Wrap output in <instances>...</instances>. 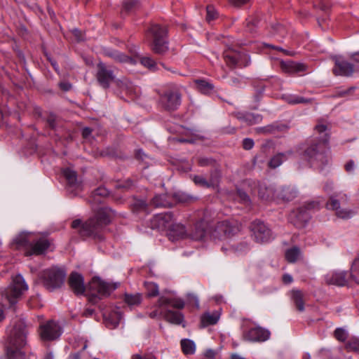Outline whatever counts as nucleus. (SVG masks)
Listing matches in <instances>:
<instances>
[{"mask_svg": "<svg viewBox=\"0 0 359 359\" xmlns=\"http://www.w3.org/2000/svg\"><path fill=\"white\" fill-rule=\"evenodd\" d=\"M327 205L328 208L335 210L336 215L338 217L344 219L351 218L355 215V212L353 210L341 208L339 201L334 198H330V201L327 204Z\"/></svg>", "mask_w": 359, "mask_h": 359, "instance_id": "obj_16", "label": "nucleus"}, {"mask_svg": "<svg viewBox=\"0 0 359 359\" xmlns=\"http://www.w3.org/2000/svg\"><path fill=\"white\" fill-rule=\"evenodd\" d=\"M116 84L121 88L129 90L130 87V83L126 79H120L116 81Z\"/></svg>", "mask_w": 359, "mask_h": 359, "instance_id": "obj_49", "label": "nucleus"}, {"mask_svg": "<svg viewBox=\"0 0 359 359\" xmlns=\"http://www.w3.org/2000/svg\"><path fill=\"white\" fill-rule=\"evenodd\" d=\"M97 67V79L99 83L104 88H109L111 82L115 80L113 72L108 69L102 62L98 64Z\"/></svg>", "mask_w": 359, "mask_h": 359, "instance_id": "obj_12", "label": "nucleus"}, {"mask_svg": "<svg viewBox=\"0 0 359 359\" xmlns=\"http://www.w3.org/2000/svg\"><path fill=\"white\" fill-rule=\"evenodd\" d=\"M355 167L354 162L351 161L348 163H347L345 165L346 170L348 172H351L353 170Z\"/></svg>", "mask_w": 359, "mask_h": 359, "instance_id": "obj_57", "label": "nucleus"}, {"mask_svg": "<svg viewBox=\"0 0 359 359\" xmlns=\"http://www.w3.org/2000/svg\"><path fill=\"white\" fill-rule=\"evenodd\" d=\"M291 297L294 302L297 309L302 312L304 311V294L301 290H292L291 291Z\"/></svg>", "mask_w": 359, "mask_h": 359, "instance_id": "obj_27", "label": "nucleus"}, {"mask_svg": "<svg viewBox=\"0 0 359 359\" xmlns=\"http://www.w3.org/2000/svg\"><path fill=\"white\" fill-rule=\"evenodd\" d=\"M225 60L226 63L230 66H233L236 63V60L232 56L226 55Z\"/></svg>", "mask_w": 359, "mask_h": 359, "instance_id": "obj_54", "label": "nucleus"}, {"mask_svg": "<svg viewBox=\"0 0 359 359\" xmlns=\"http://www.w3.org/2000/svg\"><path fill=\"white\" fill-rule=\"evenodd\" d=\"M351 278L356 283H359V258L355 259L351 268Z\"/></svg>", "mask_w": 359, "mask_h": 359, "instance_id": "obj_39", "label": "nucleus"}, {"mask_svg": "<svg viewBox=\"0 0 359 359\" xmlns=\"http://www.w3.org/2000/svg\"><path fill=\"white\" fill-rule=\"evenodd\" d=\"M270 332L259 326L255 325L243 332V339L252 342H263L268 340L270 337Z\"/></svg>", "mask_w": 359, "mask_h": 359, "instance_id": "obj_8", "label": "nucleus"}, {"mask_svg": "<svg viewBox=\"0 0 359 359\" xmlns=\"http://www.w3.org/2000/svg\"><path fill=\"white\" fill-rule=\"evenodd\" d=\"M118 283H109L99 277H94L89 283L88 287L93 292L104 297L109 295L112 291L118 287Z\"/></svg>", "mask_w": 359, "mask_h": 359, "instance_id": "obj_7", "label": "nucleus"}, {"mask_svg": "<svg viewBox=\"0 0 359 359\" xmlns=\"http://www.w3.org/2000/svg\"><path fill=\"white\" fill-rule=\"evenodd\" d=\"M243 146L245 149H251L254 146V142L252 139L245 138L243 140Z\"/></svg>", "mask_w": 359, "mask_h": 359, "instance_id": "obj_51", "label": "nucleus"}, {"mask_svg": "<svg viewBox=\"0 0 359 359\" xmlns=\"http://www.w3.org/2000/svg\"><path fill=\"white\" fill-rule=\"evenodd\" d=\"M22 348H15L14 347L7 348V355L8 359H25V355L22 351Z\"/></svg>", "mask_w": 359, "mask_h": 359, "instance_id": "obj_32", "label": "nucleus"}, {"mask_svg": "<svg viewBox=\"0 0 359 359\" xmlns=\"http://www.w3.org/2000/svg\"><path fill=\"white\" fill-rule=\"evenodd\" d=\"M281 69L287 73L294 74L304 72L306 67L303 63L295 62L293 61H285L280 63Z\"/></svg>", "mask_w": 359, "mask_h": 359, "instance_id": "obj_21", "label": "nucleus"}, {"mask_svg": "<svg viewBox=\"0 0 359 359\" xmlns=\"http://www.w3.org/2000/svg\"><path fill=\"white\" fill-rule=\"evenodd\" d=\"M301 255V252L299 249L297 247L292 248L288 249L285 252V258L286 259L291 263L295 262L297 261L299 257Z\"/></svg>", "mask_w": 359, "mask_h": 359, "instance_id": "obj_35", "label": "nucleus"}, {"mask_svg": "<svg viewBox=\"0 0 359 359\" xmlns=\"http://www.w3.org/2000/svg\"><path fill=\"white\" fill-rule=\"evenodd\" d=\"M192 180L196 185L203 187H209L212 185V183L207 182L203 177L200 175H194L192 177Z\"/></svg>", "mask_w": 359, "mask_h": 359, "instance_id": "obj_45", "label": "nucleus"}, {"mask_svg": "<svg viewBox=\"0 0 359 359\" xmlns=\"http://www.w3.org/2000/svg\"><path fill=\"white\" fill-rule=\"evenodd\" d=\"M173 216L170 212L157 214L150 220V226L153 229L166 231L172 224Z\"/></svg>", "mask_w": 359, "mask_h": 359, "instance_id": "obj_10", "label": "nucleus"}, {"mask_svg": "<svg viewBox=\"0 0 359 359\" xmlns=\"http://www.w3.org/2000/svg\"><path fill=\"white\" fill-rule=\"evenodd\" d=\"M28 286L23 277L18 274L13 276L11 285L4 290L3 296L8 301L10 304H15L27 291Z\"/></svg>", "mask_w": 359, "mask_h": 359, "instance_id": "obj_2", "label": "nucleus"}, {"mask_svg": "<svg viewBox=\"0 0 359 359\" xmlns=\"http://www.w3.org/2000/svg\"><path fill=\"white\" fill-rule=\"evenodd\" d=\"M60 87L63 90L68 91L71 88L72 86H71V84L69 83L65 82V83H60Z\"/></svg>", "mask_w": 359, "mask_h": 359, "instance_id": "obj_59", "label": "nucleus"}, {"mask_svg": "<svg viewBox=\"0 0 359 359\" xmlns=\"http://www.w3.org/2000/svg\"><path fill=\"white\" fill-rule=\"evenodd\" d=\"M196 84L198 90L204 94L210 93L214 89L213 85L205 80H197Z\"/></svg>", "mask_w": 359, "mask_h": 359, "instance_id": "obj_34", "label": "nucleus"}, {"mask_svg": "<svg viewBox=\"0 0 359 359\" xmlns=\"http://www.w3.org/2000/svg\"><path fill=\"white\" fill-rule=\"evenodd\" d=\"M105 54L118 62H130L132 64L134 63V60L132 58L125 55L124 54L117 50H109L105 52Z\"/></svg>", "mask_w": 359, "mask_h": 359, "instance_id": "obj_26", "label": "nucleus"}, {"mask_svg": "<svg viewBox=\"0 0 359 359\" xmlns=\"http://www.w3.org/2000/svg\"><path fill=\"white\" fill-rule=\"evenodd\" d=\"M137 4V1L135 0H126L124 1L123 6L126 10H130L132 8L135 7Z\"/></svg>", "mask_w": 359, "mask_h": 359, "instance_id": "obj_52", "label": "nucleus"}, {"mask_svg": "<svg viewBox=\"0 0 359 359\" xmlns=\"http://www.w3.org/2000/svg\"><path fill=\"white\" fill-rule=\"evenodd\" d=\"M152 204L155 207H166L168 205V202L166 201L165 195H157L152 199Z\"/></svg>", "mask_w": 359, "mask_h": 359, "instance_id": "obj_41", "label": "nucleus"}, {"mask_svg": "<svg viewBox=\"0 0 359 359\" xmlns=\"http://www.w3.org/2000/svg\"><path fill=\"white\" fill-rule=\"evenodd\" d=\"M149 32L153 36L152 50L159 55L165 53L168 50V43L164 39L166 35L165 28L154 25L151 27Z\"/></svg>", "mask_w": 359, "mask_h": 359, "instance_id": "obj_4", "label": "nucleus"}, {"mask_svg": "<svg viewBox=\"0 0 359 359\" xmlns=\"http://www.w3.org/2000/svg\"><path fill=\"white\" fill-rule=\"evenodd\" d=\"M220 317L219 311L207 312L201 317V325L203 327L216 324Z\"/></svg>", "mask_w": 359, "mask_h": 359, "instance_id": "obj_22", "label": "nucleus"}, {"mask_svg": "<svg viewBox=\"0 0 359 359\" xmlns=\"http://www.w3.org/2000/svg\"><path fill=\"white\" fill-rule=\"evenodd\" d=\"M85 224V222L82 223L80 219H75L72 223V227L73 229H79V233L82 236H84L83 234L81 233L83 224Z\"/></svg>", "mask_w": 359, "mask_h": 359, "instance_id": "obj_50", "label": "nucleus"}, {"mask_svg": "<svg viewBox=\"0 0 359 359\" xmlns=\"http://www.w3.org/2000/svg\"><path fill=\"white\" fill-rule=\"evenodd\" d=\"M305 154L317 166L320 167L329 162V158L323 152H317L315 147L309 148Z\"/></svg>", "mask_w": 359, "mask_h": 359, "instance_id": "obj_19", "label": "nucleus"}, {"mask_svg": "<svg viewBox=\"0 0 359 359\" xmlns=\"http://www.w3.org/2000/svg\"><path fill=\"white\" fill-rule=\"evenodd\" d=\"M134 205L137 210H143L146 208L147 204L145 201L140 200L136 201Z\"/></svg>", "mask_w": 359, "mask_h": 359, "instance_id": "obj_53", "label": "nucleus"}, {"mask_svg": "<svg viewBox=\"0 0 359 359\" xmlns=\"http://www.w3.org/2000/svg\"><path fill=\"white\" fill-rule=\"evenodd\" d=\"M181 95L177 91H169L162 97V102L168 109H175L180 104Z\"/></svg>", "mask_w": 359, "mask_h": 359, "instance_id": "obj_17", "label": "nucleus"}, {"mask_svg": "<svg viewBox=\"0 0 359 359\" xmlns=\"http://www.w3.org/2000/svg\"><path fill=\"white\" fill-rule=\"evenodd\" d=\"M334 62L333 73L336 76H351L354 72L353 65L345 60L342 56L335 55L332 57Z\"/></svg>", "mask_w": 359, "mask_h": 359, "instance_id": "obj_9", "label": "nucleus"}, {"mask_svg": "<svg viewBox=\"0 0 359 359\" xmlns=\"http://www.w3.org/2000/svg\"><path fill=\"white\" fill-rule=\"evenodd\" d=\"M283 154H280L276 155L270 160V161L269 162V165L271 168H276L278 167L280 165H281V163H283Z\"/></svg>", "mask_w": 359, "mask_h": 359, "instance_id": "obj_44", "label": "nucleus"}, {"mask_svg": "<svg viewBox=\"0 0 359 359\" xmlns=\"http://www.w3.org/2000/svg\"><path fill=\"white\" fill-rule=\"evenodd\" d=\"M142 294L140 293L136 294H126L124 297L125 303L130 307H134L140 305L142 302Z\"/></svg>", "mask_w": 359, "mask_h": 359, "instance_id": "obj_29", "label": "nucleus"}, {"mask_svg": "<svg viewBox=\"0 0 359 359\" xmlns=\"http://www.w3.org/2000/svg\"><path fill=\"white\" fill-rule=\"evenodd\" d=\"M114 215L112 210L104 208L100 209L95 217H92L83 224L81 233L91 235L97 231L102 226L109 224Z\"/></svg>", "mask_w": 359, "mask_h": 359, "instance_id": "obj_1", "label": "nucleus"}, {"mask_svg": "<svg viewBox=\"0 0 359 359\" xmlns=\"http://www.w3.org/2000/svg\"><path fill=\"white\" fill-rule=\"evenodd\" d=\"M217 16V13L215 11V8L212 6H207V16L206 20L208 22L214 20Z\"/></svg>", "mask_w": 359, "mask_h": 359, "instance_id": "obj_47", "label": "nucleus"}, {"mask_svg": "<svg viewBox=\"0 0 359 359\" xmlns=\"http://www.w3.org/2000/svg\"><path fill=\"white\" fill-rule=\"evenodd\" d=\"M65 276L63 269L57 267L50 268L43 272L44 285L50 290L60 287L64 283Z\"/></svg>", "mask_w": 359, "mask_h": 359, "instance_id": "obj_5", "label": "nucleus"}, {"mask_svg": "<svg viewBox=\"0 0 359 359\" xmlns=\"http://www.w3.org/2000/svg\"><path fill=\"white\" fill-rule=\"evenodd\" d=\"M327 129V127L325 125H317L316 126V130L319 132V133H322V132H324Z\"/></svg>", "mask_w": 359, "mask_h": 359, "instance_id": "obj_62", "label": "nucleus"}, {"mask_svg": "<svg viewBox=\"0 0 359 359\" xmlns=\"http://www.w3.org/2000/svg\"><path fill=\"white\" fill-rule=\"evenodd\" d=\"M215 353L213 350H207L205 353V356L208 358L212 359L215 357Z\"/></svg>", "mask_w": 359, "mask_h": 359, "instance_id": "obj_60", "label": "nucleus"}, {"mask_svg": "<svg viewBox=\"0 0 359 359\" xmlns=\"http://www.w3.org/2000/svg\"><path fill=\"white\" fill-rule=\"evenodd\" d=\"M238 194L241 199L244 202H248L249 201L248 196L245 192L238 191Z\"/></svg>", "mask_w": 359, "mask_h": 359, "instance_id": "obj_58", "label": "nucleus"}, {"mask_svg": "<svg viewBox=\"0 0 359 359\" xmlns=\"http://www.w3.org/2000/svg\"><path fill=\"white\" fill-rule=\"evenodd\" d=\"M238 118L248 125H253L262 121V116L257 114L248 113Z\"/></svg>", "mask_w": 359, "mask_h": 359, "instance_id": "obj_31", "label": "nucleus"}, {"mask_svg": "<svg viewBox=\"0 0 359 359\" xmlns=\"http://www.w3.org/2000/svg\"><path fill=\"white\" fill-rule=\"evenodd\" d=\"M144 287L149 297H155L158 294V286L157 284L153 282L146 281L144 282Z\"/></svg>", "mask_w": 359, "mask_h": 359, "instance_id": "obj_38", "label": "nucleus"}, {"mask_svg": "<svg viewBox=\"0 0 359 359\" xmlns=\"http://www.w3.org/2000/svg\"><path fill=\"white\" fill-rule=\"evenodd\" d=\"M205 229L202 224L196 225L195 231L191 234V238L194 240H201L205 236Z\"/></svg>", "mask_w": 359, "mask_h": 359, "instance_id": "obj_42", "label": "nucleus"}, {"mask_svg": "<svg viewBox=\"0 0 359 359\" xmlns=\"http://www.w3.org/2000/svg\"><path fill=\"white\" fill-rule=\"evenodd\" d=\"M325 280L330 285L343 286L347 282L346 272L344 271H332L325 275Z\"/></svg>", "mask_w": 359, "mask_h": 359, "instance_id": "obj_14", "label": "nucleus"}, {"mask_svg": "<svg viewBox=\"0 0 359 359\" xmlns=\"http://www.w3.org/2000/svg\"><path fill=\"white\" fill-rule=\"evenodd\" d=\"M105 54L118 62H130L132 64L134 63V60L132 58L125 55L124 54L117 50H109L105 52Z\"/></svg>", "mask_w": 359, "mask_h": 359, "instance_id": "obj_25", "label": "nucleus"}, {"mask_svg": "<svg viewBox=\"0 0 359 359\" xmlns=\"http://www.w3.org/2000/svg\"><path fill=\"white\" fill-rule=\"evenodd\" d=\"M39 334L43 341H50L58 339L62 330L60 325L54 320H48L40 325Z\"/></svg>", "mask_w": 359, "mask_h": 359, "instance_id": "obj_6", "label": "nucleus"}, {"mask_svg": "<svg viewBox=\"0 0 359 359\" xmlns=\"http://www.w3.org/2000/svg\"><path fill=\"white\" fill-rule=\"evenodd\" d=\"M259 195L261 198L269 200L275 197V193L271 188L260 187L259 190Z\"/></svg>", "mask_w": 359, "mask_h": 359, "instance_id": "obj_40", "label": "nucleus"}, {"mask_svg": "<svg viewBox=\"0 0 359 359\" xmlns=\"http://www.w3.org/2000/svg\"><path fill=\"white\" fill-rule=\"evenodd\" d=\"M334 335L339 341H344L346 339L348 334L345 330L337 328L334 332Z\"/></svg>", "mask_w": 359, "mask_h": 359, "instance_id": "obj_48", "label": "nucleus"}, {"mask_svg": "<svg viewBox=\"0 0 359 359\" xmlns=\"http://www.w3.org/2000/svg\"><path fill=\"white\" fill-rule=\"evenodd\" d=\"M285 101L292 104H296L299 103H309L311 100L310 99H306L303 97L295 95H289L285 97Z\"/></svg>", "mask_w": 359, "mask_h": 359, "instance_id": "obj_37", "label": "nucleus"}, {"mask_svg": "<svg viewBox=\"0 0 359 359\" xmlns=\"http://www.w3.org/2000/svg\"><path fill=\"white\" fill-rule=\"evenodd\" d=\"M96 194L97 195L101 196H106L107 195V191L103 188H99L96 190Z\"/></svg>", "mask_w": 359, "mask_h": 359, "instance_id": "obj_64", "label": "nucleus"}, {"mask_svg": "<svg viewBox=\"0 0 359 359\" xmlns=\"http://www.w3.org/2000/svg\"><path fill=\"white\" fill-rule=\"evenodd\" d=\"M181 346L184 354H193L196 351L195 343L190 339H184L181 341Z\"/></svg>", "mask_w": 359, "mask_h": 359, "instance_id": "obj_33", "label": "nucleus"}, {"mask_svg": "<svg viewBox=\"0 0 359 359\" xmlns=\"http://www.w3.org/2000/svg\"><path fill=\"white\" fill-rule=\"evenodd\" d=\"M252 230L255 239L259 243L268 242L272 238L271 230L262 222L257 221L252 223Z\"/></svg>", "mask_w": 359, "mask_h": 359, "instance_id": "obj_11", "label": "nucleus"}, {"mask_svg": "<svg viewBox=\"0 0 359 359\" xmlns=\"http://www.w3.org/2000/svg\"><path fill=\"white\" fill-rule=\"evenodd\" d=\"M165 319L173 324L180 325L183 322L184 317L180 312L168 311L163 314Z\"/></svg>", "mask_w": 359, "mask_h": 359, "instance_id": "obj_28", "label": "nucleus"}, {"mask_svg": "<svg viewBox=\"0 0 359 359\" xmlns=\"http://www.w3.org/2000/svg\"><path fill=\"white\" fill-rule=\"evenodd\" d=\"M121 318V313L119 311H113L108 317L104 315L105 324L111 329L115 328L120 323Z\"/></svg>", "mask_w": 359, "mask_h": 359, "instance_id": "obj_24", "label": "nucleus"}, {"mask_svg": "<svg viewBox=\"0 0 359 359\" xmlns=\"http://www.w3.org/2000/svg\"><path fill=\"white\" fill-rule=\"evenodd\" d=\"M69 285L72 290L76 294H83L86 290L83 276L73 273L69 278Z\"/></svg>", "mask_w": 359, "mask_h": 359, "instance_id": "obj_13", "label": "nucleus"}, {"mask_svg": "<svg viewBox=\"0 0 359 359\" xmlns=\"http://www.w3.org/2000/svg\"><path fill=\"white\" fill-rule=\"evenodd\" d=\"M31 245V250L26 252L27 255L43 253L50 246V242L46 238H41Z\"/></svg>", "mask_w": 359, "mask_h": 359, "instance_id": "obj_20", "label": "nucleus"}, {"mask_svg": "<svg viewBox=\"0 0 359 359\" xmlns=\"http://www.w3.org/2000/svg\"><path fill=\"white\" fill-rule=\"evenodd\" d=\"M295 217L296 219L293 221V222L294 225H296L299 228L304 226L305 224L308 222L309 219V216L306 212H302L301 211L295 214Z\"/></svg>", "mask_w": 359, "mask_h": 359, "instance_id": "obj_36", "label": "nucleus"}, {"mask_svg": "<svg viewBox=\"0 0 359 359\" xmlns=\"http://www.w3.org/2000/svg\"><path fill=\"white\" fill-rule=\"evenodd\" d=\"M141 63L148 69L155 71L157 69L156 63L155 61L150 57H143L141 59Z\"/></svg>", "mask_w": 359, "mask_h": 359, "instance_id": "obj_43", "label": "nucleus"}, {"mask_svg": "<svg viewBox=\"0 0 359 359\" xmlns=\"http://www.w3.org/2000/svg\"><path fill=\"white\" fill-rule=\"evenodd\" d=\"M283 280L285 284H290L293 281V278L290 274H285L283 276Z\"/></svg>", "mask_w": 359, "mask_h": 359, "instance_id": "obj_55", "label": "nucleus"}, {"mask_svg": "<svg viewBox=\"0 0 359 359\" xmlns=\"http://www.w3.org/2000/svg\"><path fill=\"white\" fill-rule=\"evenodd\" d=\"M349 351H355L359 353V339H352L346 346Z\"/></svg>", "mask_w": 359, "mask_h": 359, "instance_id": "obj_46", "label": "nucleus"}, {"mask_svg": "<svg viewBox=\"0 0 359 359\" xmlns=\"http://www.w3.org/2000/svg\"><path fill=\"white\" fill-rule=\"evenodd\" d=\"M351 58L357 63H359V52H356L354 53H352L351 55Z\"/></svg>", "mask_w": 359, "mask_h": 359, "instance_id": "obj_61", "label": "nucleus"}, {"mask_svg": "<svg viewBox=\"0 0 359 359\" xmlns=\"http://www.w3.org/2000/svg\"><path fill=\"white\" fill-rule=\"evenodd\" d=\"M27 329L25 323L18 321L8 331V347L23 348L27 344Z\"/></svg>", "mask_w": 359, "mask_h": 359, "instance_id": "obj_3", "label": "nucleus"}, {"mask_svg": "<svg viewBox=\"0 0 359 359\" xmlns=\"http://www.w3.org/2000/svg\"><path fill=\"white\" fill-rule=\"evenodd\" d=\"M63 175L68 182L69 186L75 189H79L80 184L77 182L76 172L69 168L63 170Z\"/></svg>", "mask_w": 359, "mask_h": 359, "instance_id": "obj_30", "label": "nucleus"}, {"mask_svg": "<svg viewBox=\"0 0 359 359\" xmlns=\"http://www.w3.org/2000/svg\"><path fill=\"white\" fill-rule=\"evenodd\" d=\"M249 0H229V2L234 6H241L246 4Z\"/></svg>", "mask_w": 359, "mask_h": 359, "instance_id": "obj_56", "label": "nucleus"}, {"mask_svg": "<svg viewBox=\"0 0 359 359\" xmlns=\"http://www.w3.org/2000/svg\"><path fill=\"white\" fill-rule=\"evenodd\" d=\"M158 305L159 307L170 305L176 309H182L184 303L180 299H170L163 295L158 299Z\"/></svg>", "mask_w": 359, "mask_h": 359, "instance_id": "obj_23", "label": "nucleus"}, {"mask_svg": "<svg viewBox=\"0 0 359 359\" xmlns=\"http://www.w3.org/2000/svg\"><path fill=\"white\" fill-rule=\"evenodd\" d=\"M167 233L170 240L176 241L185 238L187 231L184 225L176 223L173 219L171 226L167 230Z\"/></svg>", "mask_w": 359, "mask_h": 359, "instance_id": "obj_18", "label": "nucleus"}, {"mask_svg": "<svg viewBox=\"0 0 359 359\" xmlns=\"http://www.w3.org/2000/svg\"><path fill=\"white\" fill-rule=\"evenodd\" d=\"M91 133V130L89 128H85L83 130L82 134L83 137H86L89 136Z\"/></svg>", "mask_w": 359, "mask_h": 359, "instance_id": "obj_63", "label": "nucleus"}, {"mask_svg": "<svg viewBox=\"0 0 359 359\" xmlns=\"http://www.w3.org/2000/svg\"><path fill=\"white\" fill-rule=\"evenodd\" d=\"M32 237V233L22 232L14 238L13 243L16 248H25L28 252L31 250L32 243L34 241Z\"/></svg>", "mask_w": 359, "mask_h": 359, "instance_id": "obj_15", "label": "nucleus"}]
</instances>
